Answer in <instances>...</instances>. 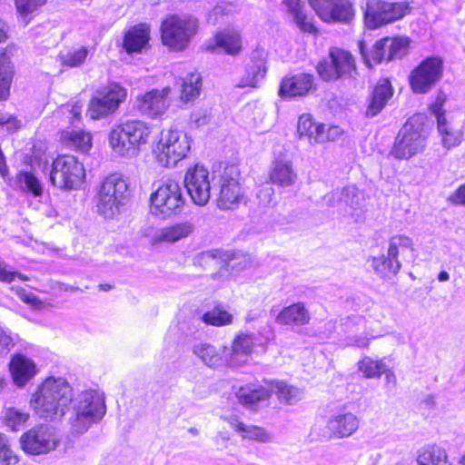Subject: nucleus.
Wrapping results in <instances>:
<instances>
[{
    "label": "nucleus",
    "mask_w": 465,
    "mask_h": 465,
    "mask_svg": "<svg viewBox=\"0 0 465 465\" xmlns=\"http://www.w3.org/2000/svg\"><path fill=\"white\" fill-rule=\"evenodd\" d=\"M72 392L73 389L64 378L50 376L32 394L29 404L40 418L54 420L64 415L72 401Z\"/></svg>",
    "instance_id": "obj_1"
},
{
    "label": "nucleus",
    "mask_w": 465,
    "mask_h": 465,
    "mask_svg": "<svg viewBox=\"0 0 465 465\" xmlns=\"http://www.w3.org/2000/svg\"><path fill=\"white\" fill-rule=\"evenodd\" d=\"M72 411L68 418L70 431L74 435L85 433L94 424L102 420L106 413L104 398L94 390H86L72 397Z\"/></svg>",
    "instance_id": "obj_2"
},
{
    "label": "nucleus",
    "mask_w": 465,
    "mask_h": 465,
    "mask_svg": "<svg viewBox=\"0 0 465 465\" xmlns=\"http://www.w3.org/2000/svg\"><path fill=\"white\" fill-rule=\"evenodd\" d=\"M129 200V184L120 173L106 176L97 187L95 207L99 215L114 219Z\"/></svg>",
    "instance_id": "obj_3"
},
{
    "label": "nucleus",
    "mask_w": 465,
    "mask_h": 465,
    "mask_svg": "<svg viewBox=\"0 0 465 465\" xmlns=\"http://www.w3.org/2000/svg\"><path fill=\"white\" fill-rule=\"evenodd\" d=\"M427 134L420 116H412L400 129L391 154L398 160H408L420 153L427 144Z\"/></svg>",
    "instance_id": "obj_4"
},
{
    "label": "nucleus",
    "mask_w": 465,
    "mask_h": 465,
    "mask_svg": "<svg viewBox=\"0 0 465 465\" xmlns=\"http://www.w3.org/2000/svg\"><path fill=\"white\" fill-rule=\"evenodd\" d=\"M198 27V20L192 15H172L162 22V43L173 51H183L188 47Z\"/></svg>",
    "instance_id": "obj_5"
},
{
    "label": "nucleus",
    "mask_w": 465,
    "mask_h": 465,
    "mask_svg": "<svg viewBox=\"0 0 465 465\" xmlns=\"http://www.w3.org/2000/svg\"><path fill=\"white\" fill-rule=\"evenodd\" d=\"M191 150V139L178 128L163 129L156 144L157 162L164 167H174Z\"/></svg>",
    "instance_id": "obj_6"
},
{
    "label": "nucleus",
    "mask_w": 465,
    "mask_h": 465,
    "mask_svg": "<svg viewBox=\"0 0 465 465\" xmlns=\"http://www.w3.org/2000/svg\"><path fill=\"white\" fill-rule=\"evenodd\" d=\"M85 179L84 164L74 155L56 157L49 174L51 183L63 190L78 189Z\"/></svg>",
    "instance_id": "obj_7"
},
{
    "label": "nucleus",
    "mask_w": 465,
    "mask_h": 465,
    "mask_svg": "<svg viewBox=\"0 0 465 465\" xmlns=\"http://www.w3.org/2000/svg\"><path fill=\"white\" fill-rule=\"evenodd\" d=\"M151 212L156 215L169 217L183 210L184 198L178 182L165 179L151 194Z\"/></svg>",
    "instance_id": "obj_8"
},
{
    "label": "nucleus",
    "mask_w": 465,
    "mask_h": 465,
    "mask_svg": "<svg viewBox=\"0 0 465 465\" xmlns=\"http://www.w3.org/2000/svg\"><path fill=\"white\" fill-rule=\"evenodd\" d=\"M360 428V419L351 411H338L331 414L324 422L312 427L319 440H341L353 435Z\"/></svg>",
    "instance_id": "obj_9"
},
{
    "label": "nucleus",
    "mask_w": 465,
    "mask_h": 465,
    "mask_svg": "<svg viewBox=\"0 0 465 465\" xmlns=\"http://www.w3.org/2000/svg\"><path fill=\"white\" fill-rule=\"evenodd\" d=\"M443 74V60L430 56L423 60L410 74V84L415 94H427Z\"/></svg>",
    "instance_id": "obj_10"
},
{
    "label": "nucleus",
    "mask_w": 465,
    "mask_h": 465,
    "mask_svg": "<svg viewBox=\"0 0 465 465\" xmlns=\"http://www.w3.org/2000/svg\"><path fill=\"white\" fill-rule=\"evenodd\" d=\"M407 8L403 3L368 0L364 12L366 26L375 29L399 20L405 15Z\"/></svg>",
    "instance_id": "obj_11"
},
{
    "label": "nucleus",
    "mask_w": 465,
    "mask_h": 465,
    "mask_svg": "<svg viewBox=\"0 0 465 465\" xmlns=\"http://www.w3.org/2000/svg\"><path fill=\"white\" fill-rule=\"evenodd\" d=\"M316 15L325 23L351 24L356 14L354 0H308Z\"/></svg>",
    "instance_id": "obj_12"
},
{
    "label": "nucleus",
    "mask_w": 465,
    "mask_h": 465,
    "mask_svg": "<svg viewBox=\"0 0 465 465\" xmlns=\"http://www.w3.org/2000/svg\"><path fill=\"white\" fill-rule=\"evenodd\" d=\"M20 442L25 452L41 455L56 450L60 440L52 426L41 424L24 433Z\"/></svg>",
    "instance_id": "obj_13"
},
{
    "label": "nucleus",
    "mask_w": 465,
    "mask_h": 465,
    "mask_svg": "<svg viewBox=\"0 0 465 465\" xmlns=\"http://www.w3.org/2000/svg\"><path fill=\"white\" fill-rule=\"evenodd\" d=\"M127 95L125 88L116 83L110 84L104 90L97 92L88 107V114L94 119L104 118L113 114Z\"/></svg>",
    "instance_id": "obj_14"
},
{
    "label": "nucleus",
    "mask_w": 465,
    "mask_h": 465,
    "mask_svg": "<svg viewBox=\"0 0 465 465\" xmlns=\"http://www.w3.org/2000/svg\"><path fill=\"white\" fill-rule=\"evenodd\" d=\"M240 170L236 165H228L221 175V188L217 206L222 210L236 208L243 198V190L240 183Z\"/></svg>",
    "instance_id": "obj_15"
},
{
    "label": "nucleus",
    "mask_w": 465,
    "mask_h": 465,
    "mask_svg": "<svg viewBox=\"0 0 465 465\" xmlns=\"http://www.w3.org/2000/svg\"><path fill=\"white\" fill-rule=\"evenodd\" d=\"M184 185L192 201L200 206L205 205L211 197V177L209 171L196 164L184 176Z\"/></svg>",
    "instance_id": "obj_16"
},
{
    "label": "nucleus",
    "mask_w": 465,
    "mask_h": 465,
    "mask_svg": "<svg viewBox=\"0 0 465 465\" xmlns=\"http://www.w3.org/2000/svg\"><path fill=\"white\" fill-rule=\"evenodd\" d=\"M172 89L165 86L153 89L137 98L139 111L152 118L163 115L170 106L169 95Z\"/></svg>",
    "instance_id": "obj_17"
},
{
    "label": "nucleus",
    "mask_w": 465,
    "mask_h": 465,
    "mask_svg": "<svg viewBox=\"0 0 465 465\" xmlns=\"http://www.w3.org/2000/svg\"><path fill=\"white\" fill-rule=\"evenodd\" d=\"M269 178L272 183L282 187H290L296 183L298 174L290 154L282 152L275 153Z\"/></svg>",
    "instance_id": "obj_18"
},
{
    "label": "nucleus",
    "mask_w": 465,
    "mask_h": 465,
    "mask_svg": "<svg viewBox=\"0 0 465 465\" xmlns=\"http://www.w3.org/2000/svg\"><path fill=\"white\" fill-rule=\"evenodd\" d=\"M314 76L311 74L301 73L284 77L280 84L279 94L283 98L304 96L314 91Z\"/></svg>",
    "instance_id": "obj_19"
},
{
    "label": "nucleus",
    "mask_w": 465,
    "mask_h": 465,
    "mask_svg": "<svg viewBox=\"0 0 465 465\" xmlns=\"http://www.w3.org/2000/svg\"><path fill=\"white\" fill-rule=\"evenodd\" d=\"M9 371L15 385L23 388L34 379L38 369L32 359L25 354L16 353L11 358Z\"/></svg>",
    "instance_id": "obj_20"
},
{
    "label": "nucleus",
    "mask_w": 465,
    "mask_h": 465,
    "mask_svg": "<svg viewBox=\"0 0 465 465\" xmlns=\"http://www.w3.org/2000/svg\"><path fill=\"white\" fill-rule=\"evenodd\" d=\"M268 54L263 48H256L252 52L251 62L247 65L244 76L239 84L240 87H257L267 73Z\"/></svg>",
    "instance_id": "obj_21"
},
{
    "label": "nucleus",
    "mask_w": 465,
    "mask_h": 465,
    "mask_svg": "<svg viewBox=\"0 0 465 465\" xmlns=\"http://www.w3.org/2000/svg\"><path fill=\"white\" fill-rule=\"evenodd\" d=\"M206 50L213 53H224L237 55L242 51V37L234 30H223L218 32L207 45Z\"/></svg>",
    "instance_id": "obj_22"
},
{
    "label": "nucleus",
    "mask_w": 465,
    "mask_h": 465,
    "mask_svg": "<svg viewBox=\"0 0 465 465\" xmlns=\"http://www.w3.org/2000/svg\"><path fill=\"white\" fill-rule=\"evenodd\" d=\"M123 131V135L128 140V145H132L136 155L140 151V147L148 143L151 134L150 126L139 120L127 121L119 124Z\"/></svg>",
    "instance_id": "obj_23"
},
{
    "label": "nucleus",
    "mask_w": 465,
    "mask_h": 465,
    "mask_svg": "<svg viewBox=\"0 0 465 465\" xmlns=\"http://www.w3.org/2000/svg\"><path fill=\"white\" fill-rule=\"evenodd\" d=\"M299 138L311 144L326 142L325 125L313 121L310 114H303L299 117L297 124Z\"/></svg>",
    "instance_id": "obj_24"
},
{
    "label": "nucleus",
    "mask_w": 465,
    "mask_h": 465,
    "mask_svg": "<svg viewBox=\"0 0 465 465\" xmlns=\"http://www.w3.org/2000/svg\"><path fill=\"white\" fill-rule=\"evenodd\" d=\"M201 260L204 263H213L215 266L225 267L226 270H244L249 267L251 262L245 256L236 257L229 252L211 251L202 254Z\"/></svg>",
    "instance_id": "obj_25"
},
{
    "label": "nucleus",
    "mask_w": 465,
    "mask_h": 465,
    "mask_svg": "<svg viewBox=\"0 0 465 465\" xmlns=\"http://www.w3.org/2000/svg\"><path fill=\"white\" fill-rule=\"evenodd\" d=\"M310 321L311 313L302 302L283 307L275 318V322L282 325L303 326Z\"/></svg>",
    "instance_id": "obj_26"
},
{
    "label": "nucleus",
    "mask_w": 465,
    "mask_h": 465,
    "mask_svg": "<svg viewBox=\"0 0 465 465\" xmlns=\"http://www.w3.org/2000/svg\"><path fill=\"white\" fill-rule=\"evenodd\" d=\"M254 347L252 334L240 333L235 336L232 343L230 357H226V362L232 366H238L246 361L252 354Z\"/></svg>",
    "instance_id": "obj_27"
},
{
    "label": "nucleus",
    "mask_w": 465,
    "mask_h": 465,
    "mask_svg": "<svg viewBox=\"0 0 465 465\" xmlns=\"http://www.w3.org/2000/svg\"><path fill=\"white\" fill-rule=\"evenodd\" d=\"M149 40L150 27L145 24H139L126 32L124 47L128 54L141 53L148 45Z\"/></svg>",
    "instance_id": "obj_28"
},
{
    "label": "nucleus",
    "mask_w": 465,
    "mask_h": 465,
    "mask_svg": "<svg viewBox=\"0 0 465 465\" xmlns=\"http://www.w3.org/2000/svg\"><path fill=\"white\" fill-rule=\"evenodd\" d=\"M393 94L392 87L388 79L381 80L371 94L370 103L366 110V115L368 117H373L377 115L384 108L388 101Z\"/></svg>",
    "instance_id": "obj_29"
},
{
    "label": "nucleus",
    "mask_w": 465,
    "mask_h": 465,
    "mask_svg": "<svg viewBox=\"0 0 465 465\" xmlns=\"http://www.w3.org/2000/svg\"><path fill=\"white\" fill-rule=\"evenodd\" d=\"M282 5L301 31L309 34L316 33V27L304 13V4L301 0H282Z\"/></svg>",
    "instance_id": "obj_30"
},
{
    "label": "nucleus",
    "mask_w": 465,
    "mask_h": 465,
    "mask_svg": "<svg viewBox=\"0 0 465 465\" xmlns=\"http://www.w3.org/2000/svg\"><path fill=\"white\" fill-rule=\"evenodd\" d=\"M192 351L205 366L217 368L223 362L221 350L208 342H197L193 345Z\"/></svg>",
    "instance_id": "obj_31"
},
{
    "label": "nucleus",
    "mask_w": 465,
    "mask_h": 465,
    "mask_svg": "<svg viewBox=\"0 0 465 465\" xmlns=\"http://www.w3.org/2000/svg\"><path fill=\"white\" fill-rule=\"evenodd\" d=\"M9 184L16 190L24 193H30L35 197L43 194V185L39 179L31 172L20 171L15 177L9 182Z\"/></svg>",
    "instance_id": "obj_32"
},
{
    "label": "nucleus",
    "mask_w": 465,
    "mask_h": 465,
    "mask_svg": "<svg viewBox=\"0 0 465 465\" xmlns=\"http://www.w3.org/2000/svg\"><path fill=\"white\" fill-rule=\"evenodd\" d=\"M416 462L417 465H450L445 449L436 444L420 450Z\"/></svg>",
    "instance_id": "obj_33"
},
{
    "label": "nucleus",
    "mask_w": 465,
    "mask_h": 465,
    "mask_svg": "<svg viewBox=\"0 0 465 465\" xmlns=\"http://www.w3.org/2000/svg\"><path fill=\"white\" fill-rule=\"evenodd\" d=\"M271 394L275 393L281 402L294 404L302 400L303 391L298 387L292 386L282 381H272L269 382Z\"/></svg>",
    "instance_id": "obj_34"
},
{
    "label": "nucleus",
    "mask_w": 465,
    "mask_h": 465,
    "mask_svg": "<svg viewBox=\"0 0 465 465\" xmlns=\"http://www.w3.org/2000/svg\"><path fill=\"white\" fill-rule=\"evenodd\" d=\"M193 227L189 223H180L161 229L153 237V242H175L193 232Z\"/></svg>",
    "instance_id": "obj_35"
},
{
    "label": "nucleus",
    "mask_w": 465,
    "mask_h": 465,
    "mask_svg": "<svg viewBox=\"0 0 465 465\" xmlns=\"http://www.w3.org/2000/svg\"><path fill=\"white\" fill-rule=\"evenodd\" d=\"M413 252V242L409 236L396 234L390 238L387 252L391 257L399 259L401 256L403 260H407L412 258Z\"/></svg>",
    "instance_id": "obj_36"
},
{
    "label": "nucleus",
    "mask_w": 465,
    "mask_h": 465,
    "mask_svg": "<svg viewBox=\"0 0 465 465\" xmlns=\"http://www.w3.org/2000/svg\"><path fill=\"white\" fill-rule=\"evenodd\" d=\"M239 401L243 405H252L271 396L270 387L250 385L241 387L236 392Z\"/></svg>",
    "instance_id": "obj_37"
},
{
    "label": "nucleus",
    "mask_w": 465,
    "mask_h": 465,
    "mask_svg": "<svg viewBox=\"0 0 465 465\" xmlns=\"http://www.w3.org/2000/svg\"><path fill=\"white\" fill-rule=\"evenodd\" d=\"M437 128L441 137V144L447 150L459 146L463 139V133L460 130H452L446 117L439 116Z\"/></svg>",
    "instance_id": "obj_38"
},
{
    "label": "nucleus",
    "mask_w": 465,
    "mask_h": 465,
    "mask_svg": "<svg viewBox=\"0 0 465 465\" xmlns=\"http://www.w3.org/2000/svg\"><path fill=\"white\" fill-rule=\"evenodd\" d=\"M123 131L120 125L112 129L109 135V143L113 152L122 157H134L136 155L135 151L132 145L127 144L128 140L123 135Z\"/></svg>",
    "instance_id": "obj_39"
},
{
    "label": "nucleus",
    "mask_w": 465,
    "mask_h": 465,
    "mask_svg": "<svg viewBox=\"0 0 465 465\" xmlns=\"http://www.w3.org/2000/svg\"><path fill=\"white\" fill-rule=\"evenodd\" d=\"M372 267L374 271L383 278H391L396 275L401 267V263L399 259L387 255H381L380 257H374L372 259Z\"/></svg>",
    "instance_id": "obj_40"
},
{
    "label": "nucleus",
    "mask_w": 465,
    "mask_h": 465,
    "mask_svg": "<svg viewBox=\"0 0 465 465\" xmlns=\"http://www.w3.org/2000/svg\"><path fill=\"white\" fill-rule=\"evenodd\" d=\"M88 54L87 47L79 46L60 52L57 55V61L64 67H78L84 64Z\"/></svg>",
    "instance_id": "obj_41"
},
{
    "label": "nucleus",
    "mask_w": 465,
    "mask_h": 465,
    "mask_svg": "<svg viewBox=\"0 0 465 465\" xmlns=\"http://www.w3.org/2000/svg\"><path fill=\"white\" fill-rule=\"evenodd\" d=\"M202 89V77L199 74H188L182 80L181 100L188 103L200 95Z\"/></svg>",
    "instance_id": "obj_42"
},
{
    "label": "nucleus",
    "mask_w": 465,
    "mask_h": 465,
    "mask_svg": "<svg viewBox=\"0 0 465 465\" xmlns=\"http://www.w3.org/2000/svg\"><path fill=\"white\" fill-rule=\"evenodd\" d=\"M332 55L336 61L335 64L338 71V76L354 77L356 73L355 63L352 55L341 49H332Z\"/></svg>",
    "instance_id": "obj_43"
},
{
    "label": "nucleus",
    "mask_w": 465,
    "mask_h": 465,
    "mask_svg": "<svg viewBox=\"0 0 465 465\" xmlns=\"http://www.w3.org/2000/svg\"><path fill=\"white\" fill-rule=\"evenodd\" d=\"M409 44L407 37H385L379 40L380 48H388L387 57L391 60L404 56L407 54Z\"/></svg>",
    "instance_id": "obj_44"
},
{
    "label": "nucleus",
    "mask_w": 465,
    "mask_h": 465,
    "mask_svg": "<svg viewBox=\"0 0 465 465\" xmlns=\"http://www.w3.org/2000/svg\"><path fill=\"white\" fill-rule=\"evenodd\" d=\"M63 140L68 147L87 152L92 146V137L84 131H67L63 133Z\"/></svg>",
    "instance_id": "obj_45"
},
{
    "label": "nucleus",
    "mask_w": 465,
    "mask_h": 465,
    "mask_svg": "<svg viewBox=\"0 0 465 465\" xmlns=\"http://www.w3.org/2000/svg\"><path fill=\"white\" fill-rule=\"evenodd\" d=\"M13 78V69L9 58L0 56V100H6L9 96L10 85Z\"/></svg>",
    "instance_id": "obj_46"
},
{
    "label": "nucleus",
    "mask_w": 465,
    "mask_h": 465,
    "mask_svg": "<svg viewBox=\"0 0 465 465\" xmlns=\"http://www.w3.org/2000/svg\"><path fill=\"white\" fill-rule=\"evenodd\" d=\"M359 370L365 378H379L386 371V364L380 360H372L370 357H364L359 362Z\"/></svg>",
    "instance_id": "obj_47"
},
{
    "label": "nucleus",
    "mask_w": 465,
    "mask_h": 465,
    "mask_svg": "<svg viewBox=\"0 0 465 465\" xmlns=\"http://www.w3.org/2000/svg\"><path fill=\"white\" fill-rule=\"evenodd\" d=\"M202 320L206 324L213 326H223L232 322V315L227 311L215 308L205 312L203 315Z\"/></svg>",
    "instance_id": "obj_48"
},
{
    "label": "nucleus",
    "mask_w": 465,
    "mask_h": 465,
    "mask_svg": "<svg viewBox=\"0 0 465 465\" xmlns=\"http://www.w3.org/2000/svg\"><path fill=\"white\" fill-rule=\"evenodd\" d=\"M241 437L243 440H254L261 443H269L273 440L272 433L255 425H246Z\"/></svg>",
    "instance_id": "obj_49"
},
{
    "label": "nucleus",
    "mask_w": 465,
    "mask_h": 465,
    "mask_svg": "<svg viewBox=\"0 0 465 465\" xmlns=\"http://www.w3.org/2000/svg\"><path fill=\"white\" fill-rule=\"evenodd\" d=\"M4 419L8 427L16 430L28 420L29 414L15 408H7Z\"/></svg>",
    "instance_id": "obj_50"
},
{
    "label": "nucleus",
    "mask_w": 465,
    "mask_h": 465,
    "mask_svg": "<svg viewBox=\"0 0 465 465\" xmlns=\"http://www.w3.org/2000/svg\"><path fill=\"white\" fill-rule=\"evenodd\" d=\"M335 63L332 50H331L329 58L319 63L317 66L318 74L323 80L331 81L339 78Z\"/></svg>",
    "instance_id": "obj_51"
},
{
    "label": "nucleus",
    "mask_w": 465,
    "mask_h": 465,
    "mask_svg": "<svg viewBox=\"0 0 465 465\" xmlns=\"http://www.w3.org/2000/svg\"><path fill=\"white\" fill-rule=\"evenodd\" d=\"M341 203L349 206L351 210H357L361 205V197L358 193V189L353 185L346 186L340 192Z\"/></svg>",
    "instance_id": "obj_52"
},
{
    "label": "nucleus",
    "mask_w": 465,
    "mask_h": 465,
    "mask_svg": "<svg viewBox=\"0 0 465 465\" xmlns=\"http://www.w3.org/2000/svg\"><path fill=\"white\" fill-rule=\"evenodd\" d=\"M47 0H15L16 12L22 17H27L44 5Z\"/></svg>",
    "instance_id": "obj_53"
},
{
    "label": "nucleus",
    "mask_w": 465,
    "mask_h": 465,
    "mask_svg": "<svg viewBox=\"0 0 465 465\" xmlns=\"http://www.w3.org/2000/svg\"><path fill=\"white\" fill-rule=\"evenodd\" d=\"M16 462L17 458L9 448L6 437L0 433V465H14Z\"/></svg>",
    "instance_id": "obj_54"
},
{
    "label": "nucleus",
    "mask_w": 465,
    "mask_h": 465,
    "mask_svg": "<svg viewBox=\"0 0 465 465\" xmlns=\"http://www.w3.org/2000/svg\"><path fill=\"white\" fill-rule=\"evenodd\" d=\"M15 292L16 296L24 302L27 303L34 309L41 310L44 308V302L38 299L33 292H27L22 287L13 288Z\"/></svg>",
    "instance_id": "obj_55"
},
{
    "label": "nucleus",
    "mask_w": 465,
    "mask_h": 465,
    "mask_svg": "<svg viewBox=\"0 0 465 465\" xmlns=\"http://www.w3.org/2000/svg\"><path fill=\"white\" fill-rule=\"evenodd\" d=\"M15 277L24 282L29 280L26 275L9 270L7 264L0 259V282L9 283L12 282Z\"/></svg>",
    "instance_id": "obj_56"
},
{
    "label": "nucleus",
    "mask_w": 465,
    "mask_h": 465,
    "mask_svg": "<svg viewBox=\"0 0 465 465\" xmlns=\"http://www.w3.org/2000/svg\"><path fill=\"white\" fill-rule=\"evenodd\" d=\"M21 127V122L11 114L0 115V130L15 132Z\"/></svg>",
    "instance_id": "obj_57"
},
{
    "label": "nucleus",
    "mask_w": 465,
    "mask_h": 465,
    "mask_svg": "<svg viewBox=\"0 0 465 465\" xmlns=\"http://www.w3.org/2000/svg\"><path fill=\"white\" fill-rule=\"evenodd\" d=\"M83 106L78 103H74L73 104H66L60 107V112L64 114H67V117L71 124H74V121H78L81 117Z\"/></svg>",
    "instance_id": "obj_58"
},
{
    "label": "nucleus",
    "mask_w": 465,
    "mask_h": 465,
    "mask_svg": "<svg viewBox=\"0 0 465 465\" xmlns=\"http://www.w3.org/2000/svg\"><path fill=\"white\" fill-rule=\"evenodd\" d=\"M14 338L3 328H0V354H7L14 347Z\"/></svg>",
    "instance_id": "obj_59"
},
{
    "label": "nucleus",
    "mask_w": 465,
    "mask_h": 465,
    "mask_svg": "<svg viewBox=\"0 0 465 465\" xmlns=\"http://www.w3.org/2000/svg\"><path fill=\"white\" fill-rule=\"evenodd\" d=\"M448 202L453 205L465 206V183L460 184L448 197Z\"/></svg>",
    "instance_id": "obj_60"
},
{
    "label": "nucleus",
    "mask_w": 465,
    "mask_h": 465,
    "mask_svg": "<svg viewBox=\"0 0 465 465\" xmlns=\"http://www.w3.org/2000/svg\"><path fill=\"white\" fill-rule=\"evenodd\" d=\"M445 101H446V95L442 93H440L437 95L435 102L430 105V110L436 117L437 123H439V116L446 117L445 112L442 110V106H443Z\"/></svg>",
    "instance_id": "obj_61"
},
{
    "label": "nucleus",
    "mask_w": 465,
    "mask_h": 465,
    "mask_svg": "<svg viewBox=\"0 0 465 465\" xmlns=\"http://www.w3.org/2000/svg\"><path fill=\"white\" fill-rule=\"evenodd\" d=\"M379 46V41L375 43V45L372 47V50L371 52V59L376 63H381V62H389L391 59H389L388 56V48H380Z\"/></svg>",
    "instance_id": "obj_62"
},
{
    "label": "nucleus",
    "mask_w": 465,
    "mask_h": 465,
    "mask_svg": "<svg viewBox=\"0 0 465 465\" xmlns=\"http://www.w3.org/2000/svg\"><path fill=\"white\" fill-rule=\"evenodd\" d=\"M223 420L234 430L240 436L243 433L247 424L243 423L237 415L223 417Z\"/></svg>",
    "instance_id": "obj_63"
},
{
    "label": "nucleus",
    "mask_w": 465,
    "mask_h": 465,
    "mask_svg": "<svg viewBox=\"0 0 465 465\" xmlns=\"http://www.w3.org/2000/svg\"><path fill=\"white\" fill-rule=\"evenodd\" d=\"M208 120L209 117L204 110H197L191 114V122L197 127L206 124Z\"/></svg>",
    "instance_id": "obj_64"
}]
</instances>
